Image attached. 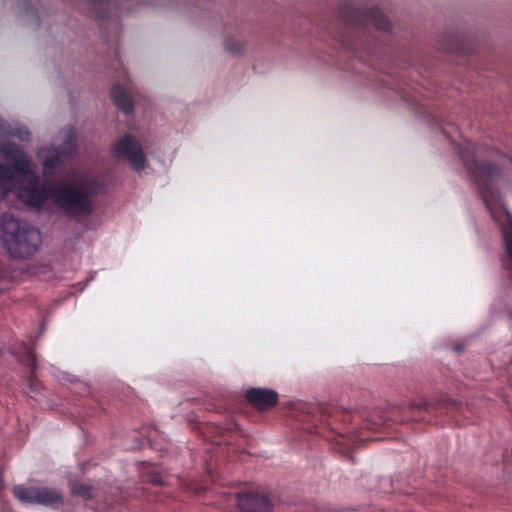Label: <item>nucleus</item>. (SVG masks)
Instances as JSON below:
<instances>
[{
    "mask_svg": "<svg viewBox=\"0 0 512 512\" xmlns=\"http://www.w3.org/2000/svg\"><path fill=\"white\" fill-rule=\"evenodd\" d=\"M97 188L96 179L83 171L41 183L30 156L16 144L0 141V199L14 192L29 206L51 203L70 216H83L92 211L91 196Z\"/></svg>",
    "mask_w": 512,
    "mask_h": 512,
    "instance_id": "nucleus-1",
    "label": "nucleus"
},
{
    "mask_svg": "<svg viewBox=\"0 0 512 512\" xmlns=\"http://www.w3.org/2000/svg\"><path fill=\"white\" fill-rule=\"evenodd\" d=\"M0 241L12 257L26 258L37 251L41 235L38 229L5 214L0 219Z\"/></svg>",
    "mask_w": 512,
    "mask_h": 512,
    "instance_id": "nucleus-2",
    "label": "nucleus"
},
{
    "mask_svg": "<svg viewBox=\"0 0 512 512\" xmlns=\"http://www.w3.org/2000/svg\"><path fill=\"white\" fill-rule=\"evenodd\" d=\"M62 145L60 148L42 147L37 150L36 156L42 166L44 175L53 173L56 166L64 156L72 155L76 150L75 140L76 133L73 128H68L62 137Z\"/></svg>",
    "mask_w": 512,
    "mask_h": 512,
    "instance_id": "nucleus-3",
    "label": "nucleus"
},
{
    "mask_svg": "<svg viewBox=\"0 0 512 512\" xmlns=\"http://www.w3.org/2000/svg\"><path fill=\"white\" fill-rule=\"evenodd\" d=\"M114 158L125 159L137 171L145 166V155L140 143L131 135L119 137L111 146Z\"/></svg>",
    "mask_w": 512,
    "mask_h": 512,
    "instance_id": "nucleus-4",
    "label": "nucleus"
},
{
    "mask_svg": "<svg viewBox=\"0 0 512 512\" xmlns=\"http://www.w3.org/2000/svg\"><path fill=\"white\" fill-rule=\"evenodd\" d=\"M13 494L27 504L52 505L61 500V494L48 487L18 485L13 488Z\"/></svg>",
    "mask_w": 512,
    "mask_h": 512,
    "instance_id": "nucleus-5",
    "label": "nucleus"
},
{
    "mask_svg": "<svg viewBox=\"0 0 512 512\" xmlns=\"http://www.w3.org/2000/svg\"><path fill=\"white\" fill-rule=\"evenodd\" d=\"M237 503L241 512H272L270 501L260 492L239 494Z\"/></svg>",
    "mask_w": 512,
    "mask_h": 512,
    "instance_id": "nucleus-6",
    "label": "nucleus"
},
{
    "mask_svg": "<svg viewBox=\"0 0 512 512\" xmlns=\"http://www.w3.org/2000/svg\"><path fill=\"white\" fill-rule=\"evenodd\" d=\"M246 398L255 407L263 410L277 403L278 394L271 389L252 388L246 392Z\"/></svg>",
    "mask_w": 512,
    "mask_h": 512,
    "instance_id": "nucleus-7",
    "label": "nucleus"
},
{
    "mask_svg": "<svg viewBox=\"0 0 512 512\" xmlns=\"http://www.w3.org/2000/svg\"><path fill=\"white\" fill-rule=\"evenodd\" d=\"M110 96L114 104L125 113L133 110V102L123 86L114 84L110 90Z\"/></svg>",
    "mask_w": 512,
    "mask_h": 512,
    "instance_id": "nucleus-8",
    "label": "nucleus"
},
{
    "mask_svg": "<svg viewBox=\"0 0 512 512\" xmlns=\"http://www.w3.org/2000/svg\"><path fill=\"white\" fill-rule=\"evenodd\" d=\"M6 136H13L19 140L27 141L30 139V132L25 126L19 123L10 125L0 119V137Z\"/></svg>",
    "mask_w": 512,
    "mask_h": 512,
    "instance_id": "nucleus-9",
    "label": "nucleus"
},
{
    "mask_svg": "<svg viewBox=\"0 0 512 512\" xmlns=\"http://www.w3.org/2000/svg\"><path fill=\"white\" fill-rule=\"evenodd\" d=\"M369 19L374 26L379 30H387L390 27V22L387 17L378 9L371 10Z\"/></svg>",
    "mask_w": 512,
    "mask_h": 512,
    "instance_id": "nucleus-10",
    "label": "nucleus"
},
{
    "mask_svg": "<svg viewBox=\"0 0 512 512\" xmlns=\"http://www.w3.org/2000/svg\"><path fill=\"white\" fill-rule=\"evenodd\" d=\"M224 47L227 51L233 54H238L243 50L242 42L232 37L225 40Z\"/></svg>",
    "mask_w": 512,
    "mask_h": 512,
    "instance_id": "nucleus-11",
    "label": "nucleus"
}]
</instances>
